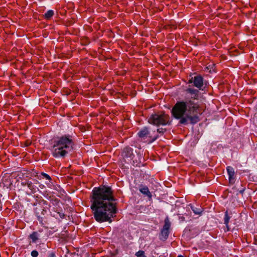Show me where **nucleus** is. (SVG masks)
Returning a JSON list of instances; mask_svg holds the SVG:
<instances>
[{"instance_id": "f257e3e1", "label": "nucleus", "mask_w": 257, "mask_h": 257, "mask_svg": "<svg viewBox=\"0 0 257 257\" xmlns=\"http://www.w3.org/2000/svg\"><path fill=\"white\" fill-rule=\"evenodd\" d=\"M116 201L111 187L105 185L94 187L90 197V208L95 220L111 222L117 212Z\"/></svg>"}, {"instance_id": "f03ea898", "label": "nucleus", "mask_w": 257, "mask_h": 257, "mask_svg": "<svg viewBox=\"0 0 257 257\" xmlns=\"http://www.w3.org/2000/svg\"><path fill=\"white\" fill-rule=\"evenodd\" d=\"M172 115L179 123L187 124L189 121L191 124H195L199 120V115L201 114L200 105L198 102L192 99H187L186 101H177L171 110Z\"/></svg>"}, {"instance_id": "7ed1b4c3", "label": "nucleus", "mask_w": 257, "mask_h": 257, "mask_svg": "<svg viewBox=\"0 0 257 257\" xmlns=\"http://www.w3.org/2000/svg\"><path fill=\"white\" fill-rule=\"evenodd\" d=\"M75 145L74 137L69 134L62 135L54 142L51 149L55 158H64L70 152Z\"/></svg>"}, {"instance_id": "20e7f679", "label": "nucleus", "mask_w": 257, "mask_h": 257, "mask_svg": "<svg viewBox=\"0 0 257 257\" xmlns=\"http://www.w3.org/2000/svg\"><path fill=\"white\" fill-rule=\"evenodd\" d=\"M141 141L147 144H151L156 140L159 135L155 130H152L147 127L142 128L138 133Z\"/></svg>"}, {"instance_id": "39448f33", "label": "nucleus", "mask_w": 257, "mask_h": 257, "mask_svg": "<svg viewBox=\"0 0 257 257\" xmlns=\"http://www.w3.org/2000/svg\"><path fill=\"white\" fill-rule=\"evenodd\" d=\"M149 123L154 125H166L170 123V117L164 112L154 113L148 119Z\"/></svg>"}, {"instance_id": "423d86ee", "label": "nucleus", "mask_w": 257, "mask_h": 257, "mask_svg": "<svg viewBox=\"0 0 257 257\" xmlns=\"http://www.w3.org/2000/svg\"><path fill=\"white\" fill-rule=\"evenodd\" d=\"M193 83V85L198 88L199 90H201L203 86V79L201 75H197L194 77L191 78L188 81V83Z\"/></svg>"}, {"instance_id": "0eeeda50", "label": "nucleus", "mask_w": 257, "mask_h": 257, "mask_svg": "<svg viewBox=\"0 0 257 257\" xmlns=\"http://www.w3.org/2000/svg\"><path fill=\"white\" fill-rule=\"evenodd\" d=\"M226 171L228 175L229 183L230 184H233L235 182V174L234 169L231 166H228L226 168Z\"/></svg>"}, {"instance_id": "6e6552de", "label": "nucleus", "mask_w": 257, "mask_h": 257, "mask_svg": "<svg viewBox=\"0 0 257 257\" xmlns=\"http://www.w3.org/2000/svg\"><path fill=\"white\" fill-rule=\"evenodd\" d=\"M185 91L187 93L192 95L189 99H192L195 102V100H197L198 99L199 90L192 88H188L186 89Z\"/></svg>"}, {"instance_id": "1a4fd4ad", "label": "nucleus", "mask_w": 257, "mask_h": 257, "mask_svg": "<svg viewBox=\"0 0 257 257\" xmlns=\"http://www.w3.org/2000/svg\"><path fill=\"white\" fill-rule=\"evenodd\" d=\"M139 191L143 195L147 196L149 199L152 198V193L150 192L148 187L147 186L140 185L139 186Z\"/></svg>"}, {"instance_id": "9d476101", "label": "nucleus", "mask_w": 257, "mask_h": 257, "mask_svg": "<svg viewBox=\"0 0 257 257\" xmlns=\"http://www.w3.org/2000/svg\"><path fill=\"white\" fill-rule=\"evenodd\" d=\"M21 184L23 187L27 186L29 188V189L31 191H33L35 190V187L33 184V183L29 180L22 179L21 181Z\"/></svg>"}, {"instance_id": "9b49d317", "label": "nucleus", "mask_w": 257, "mask_h": 257, "mask_svg": "<svg viewBox=\"0 0 257 257\" xmlns=\"http://www.w3.org/2000/svg\"><path fill=\"white\" fill-rule=\"evenodd\" d=\"M169 231L162 229L161 231L160 238L162 240L166 239L169 235Z\"/></svg>"}, {"instance_id": "f8f14e48", "label": "nucleus", "mask_w": 257, "mask_h": 257, "mask_svg": "<svg viewBox=\"0 0 257 257\" xmlns=\"http://www.w3.org/2000/svg\"><path fill=\"white\" fill-rule=\"evenodd\" d=\"M191 208L194 214L196 215H200L203 212V209L202 207H196L194 206H191Z\"/></svg>"}, {"instance_id": "ddd939ff", "label": "nucleus", "mask_w": 257, "mask_h": 257, "mask_svg": "<svg viewBox=\"0 0 257 257\" xmlns=\"http://www.w3.org/2000/svg\"><path fill=\"white\" fill-rule=\"evenodd\" d=\"M165 223L163 227V229L169 231V229L171 226V223L169 221V220L168 217H167L165 219Z\"/></svg>"}, {"instance_id": "4468645a", "label": "nucleus", "mask_w": 257, "mask_h": 257, "mask_svg": "<svg viewBox=\"0 0 257 257\" xmlns=\"http://www.w3.org/2000/svg\"><path fill=\"white\" fill-rule=\"evenodd\" d=\"M30 238L32 239V242H36L38 239V234L37 232H33L29 236Z\"/></svg>"}, {"instance_id": "2eb2a0df", "label": "nucleus", "mask_w": 257, "mask_h": 257, "mask_svg": "<svg viewBox=\"0 0 257 257\" xmlns=\"http://www.w3.org/2000/svg\"><path fill=\"white\" fill-rule=\"evenodd\" d=\"M54 15V12L53 10H49L45 14V18L47 20H50Z\"/></svg>"}, {"instance_id": "dca6fc26", "label": "nucleus", "mask_w": 257, "mask_h": 257, "mask_svg": "<svg viewBox=\"0 0 257 257\" xmlns=\"http://www.w3.org/2000/svg\"><path fill=\"white\" fill-rule=\"evenodd\" d=\"M230 219V217L228 215L227 211L225 212L224 217V223L226 225V226L227 228V230H228V224L229 223V221Z\"/></svg>"}, {"instance_id": "f3484780", "label": "nucleus", "mask_w": 257, "mask_h": 257, "mask_svg": "<svg viewBox=\"0 0 257 257\" xmlns=\"http://www.w3.org/2000/svg\"><path fill=\"white\" fill-rule=\"evenodd\" d=\"M137 257H147L145 254V252L143 250H139L136 253Z\"/></svg>"}, {"instance_id": "a211bd4d", "label": "nucleus", "mask_w": 257, "mask_h": 257, "mask_svg": "<svg viewBox=\"0 0 257 257\" xmlns=\"http://www.w3.org/2000/svg\"><path fill=\"white\" fill-rule=\"evenodd\" d=\"M165 132H166V129L163 128H159L157 130V132H156V133H157V135H158V134L163 135Z\"/></svg>"}, {"instance_id": "6ab92c4d", "label": "nucleus", "mask_w": 257, "mask_h": 257, "mask_svg": "<svg viewBox=\"0 0 257 257\" xmlns=\"http://www.w3.org/2000/svg\"><path fill=\"white\" fill-rule=\"evenodd\" d=\"M41 175L46 179H47V180H48L49 181L51 180V177L48 174H47L46 173H42Z\"/></svg>"}, {"instance_id": "aec40b11", "label": "nucleus", "mask_w": 257, "mask_h": 257, "mask_svg": "<svg viewBox=\"0 0 257 257\" xmlns=\"http://www.w3.org/2000/svg\"><path fill=\"white\" fill-rule=\"evenodd\" d=\"M38 254H39L38 252L36 250H33L31 252V255L33 257H37V256H38Z\"/></svg>"}, {"instance_id": "412c9836", "label": "nucleus", "mask_w": 257, "mask_h": 257, "mask_svg": "<svg viewBox=\"0 0 257 257\" xmlns=\"http://www.w3.org/2000/svg\"><path fill=\"white\" fill-rule=\"evenodd\" d=\"M125 150H126L128 153L132 152V149L130 147L126 148Z\"/></svg>"}, {"instance_id": "4be33fe9", "label": "nucleus", "mask_w": 257, "mask_h": 257, "mask_svg": "<svg viewBox=\"0 0 257 257\" xmlns=\"http://www.w3.org/2000/svg\"><path fill=\"white\" fill-rule=\"evenodd\" d=\"M244 190H245V189H244V188H243V189H241V190H239V193H240V194H243V192H244Z\"/></svg>"}, {"instance_id": "5701e85b", "label": "nucleus", "mask_w": 257, "mask_h": 257, "mask_svg": "<svg viewBox=\"0 0 257 257\" xmlns=\"http://www.w3.org/2000/svg\"><path fill=\"white\" fill-rule=\"evenodd\" d=\"M254 242L255 244H257V236H254Z\"/></svg>"}, {"instance_id": "b1692460", "label": "nucleus", "mask_w": 257, "mask_h": 257, "mask_svg": "<svg viewBox=\"0 0 257 257\" xmlns=\"http://www.w3.org/2000/svg\"><path fill=\"white\" fill-rule=\"evenodd\" d=\"M60 216L61 218H63L65 216V214L64 213H60Z\"/></svg>"}, {"instance_id": "393cba45", "label": "nucleus", "mask_w": 257, "mask_h": 257, "mask_svg": "<svg viewBox=\"0 0 257 257\" xmlns=\"http://www.w3.org/2000/svg\"><path fill=\"white\" fill-rule=\"evenodd\" d=\"M55 255L54 253L51 254V257H55Z\"/></svg>"}, {"instance_id": "a878e982", "label": "nucleus", "mask_w": 257, "mask_h": 257, "mask_svg": "<svg viewBox=\"0 0 257 257\" xmlns=\"http://www.w3.org/2000/svg\"><path fill=\"white\" fill-rule=\"evenodd\" d=\"M177 257H184V256L182 255H179Z\"/></svg>"}, {"instance_id": "bb28decb", "label": "nucleus", "mask_w": 257, "mask_h": 257, "mask_svg": "<svg viewBox=\"0 0 257 257\" xmlns=\"http://www.w3.org/2000/svg\"><path fill=\"white\" fill-rule=\"evenodd\" d=\"M21 173H20V174H19V176H20ZM20 178H21V177H20Z\"/></svg>"}]
</instances>
